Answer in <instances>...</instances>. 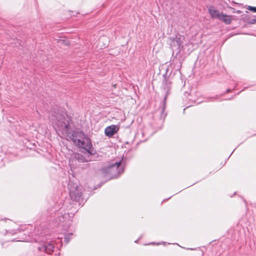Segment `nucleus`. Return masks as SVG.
Instances as JSON below:
<instances>
[{
    "instance_id": "nucleus-20",
    "label": "nucleus",
    "mask_w": 256,
    "mask_h": 256,
    "mask_svg": "<svg viewBox=\"0 0 256 256\" xmlns=\"http://www.w3.org/2000/svg\"><path fill=\"white\" fill-rule=\"evenodd\" d=\"M102 185V184H101L100 185V186H101Z\"/></svg>"
},
{
    "instance_id": "nucleus-19",
    "label": "nucleus",
    "mask_w": 256,
    "mask_h": 256,
    "mask_svg": "<svg viewBox=\"0 0 256 256\" xmlns=\"http://www.w3.org/2000/svg\"><path fill=\"white\" fill-rule=\"evenodd\" d=\"M106 46H107V44H104V47H106Z\"/></svg>"
},
{
    "instance_id": "nucleus-6",
    "label": "nucleus",
    "mask_w": 256,
    "mask_h": 256,
    "mask_svg": "<svg viewBox=\"0 0 256 256\" xmlns=\"http://www.w3.org/2000/svg\"><path fill=\"white\" fill-rule=\"evenodd\" d=\"M164 80L162 88L164 91L165 92V96L164 99V102H163V106L162 107L160 110V119H164V118L166 116V114L164 112V110L166 108V100L168 96L170 94V90L171 88V82L168 81L166 78V74H164Z\"/></svg>"
},
{
    "instance_id": "nucleus-15",
    "label": "nucleus",
    "mask_w": 256,
    "mask_h": 256,
    "mask_svg": "<svg viewBox=\"0 0 256 256\" xmlns=\"http://www.w3.org/2000/svg\"><path fill=\"white\" fill-rule=\"evenodd\" d=\"M70 234H69L68 235H67L66 236V237L64 238V240L68 242L69 240V239L70 238Z\"/></svg>"
},
{
    "instance_id": "nucleus-1",
    "label": "nucleus",
    "mask_w": 256,
    "mask_h": 256,
    "mask_svg": "<svg viewBox=\"0 0 256 256\" xmlns=\"http://www.w3.org/2000/svg\"><path fill=\"white\" fill-rule=\"evenodd\" d=\"M60 125L62 133L70 139L74 144L80 148H82L90 155L96 154V150L92 148L91 140L82 130H78L72 131L70 126L72 120L67 115L62 116L58 120Z\"/></svg>"
},
{
    "instance_id": "nucleus-8",
    "label": "nucleus",
    "mask_w": 256,
    "mask_h": 256,
    "mask_svg": "<svg viewBox=\"0 0 256 256\" xmlns=\"http://www.w3.org/2000/svg\"><path fill=\"white\" fill-rule=\"evenodd\" d=\"M84 152L86 154H88V156H84L82 154L76 152L73 154L72 158L77 160L79 162H88L92 160V158H90V156H92V155L90 154L86 150L84 152Z\"/></svg>"
},
{
    "instance_id": "nucleus-10",
    "label": "nucleus",
    "mask_w": 256,
    "mask_h": 256,
    "mask_svg": "<svg viewBox=\"0 0 256 256\" xmlns=\"http://www.w3.org/2000/svg\"><path fill=\"white\" fill-rule=\"evenodd\" d=\"M208 12L212 18H217L220 20L222 17V12H220L218 10L215 9L213 6H210L208 9Z\"/></svg>"
},
{
    "instance_id": "nucleus-12",
    "label": "nucleus",
    "mask_w": 256,
    "mask_h": 256,
    "mask_svg": "<svg viewBox=\"0 0 256 256\" xmlns=\"http://www.w3.org/2000/svg\"><path fill=\"white\" fill-rule=\"evenodd\" d=\"M243 20L244 22L249 24V21L251 20V18L250 16H246L244 17Z\"/></svg>"
},
{
    "instance_id": "nucleus-5",
    "label": "nucleus",
    "mask_w": 256,
    "mask_h": 256,
    "mask_svg": "<svg viewBox=\"0 0 256 256\" xmlns=\"http://www.w3.org/2000/svg\"><path fill=\"white\" fill-rule=\"evenodd\" d=\"M184 36L178 34L175 38H170V46L172 50V55L176 52V56L180 53L183 48Z\"/></svg>"
},
{
    "instance_id": "nucleus-7",
    "label": "nucleus",
    "mask_w": 256,
    "mask_h": 256,
    "mask_svg": "<svg viewBox=\"0 0 256 256\" xmlns=\"http://www.w3.org/2000/svg\"><path fill=\"white\" fill-rule=\"evenodd\" d=\"M70 196L71 198L75 201H80L82 196V192L77 185L71 187L70 184L68 185Z\"/></svg>"
},
{
    "instance_id": "nucleus-21",
    "label": "nucleus",
    "mask_w": 256,
    "mask_h": 256,
    "mask_svg": "<svg viewBox=\"0 0 256 256\" xmlns=\"http://www.w3.org/2000/svg\"><path fill=\"white\" fill-rule=\"evenodd\" d=\"M102 185V184H101L100 185V186H101Z\"/></svg>"
},
{
    "instance_id": "nucleus-4",
    "label": "nucleus",
    "mask_w": 256,
    "mask_h": 256,
    "mask_svg": "<svg viewBox=\"0 0 256 256\" xmlns=\"http://www.w3.org/2000/svg\"><path fill=\"white\" fill-rule=\"evenodd\" d=\"M36 242L38 244L36 246V250L42 255L44 254H52L54 252L55 246L53 241H45L44 240H36Z\"/></svg>"
},
{
    "instance_id": "nucleus-18",
    "label": "nucleus",
    "mask_w": 256,
    "mask_h": 256,
    "mask_svg": "<svg viewBox=\"0 0 256 256\" xmlns=\"http://www.w3.org/2000/svg\"><path fill=\"white\" fill-rule=\"evenodd\" d=\"M241 92H242V90H241L240 92H238V94H239Z\"/></svg>"
},
{
    "instance_id": "nucleus-13",
    "label": "nucleus",
    "mask_w": 256,
    "mask_h": 256,
    "mask_svg": "<svg viewBox=\"0 0 256 256\" xmlns=\"http://www.w3.org/2000/svg\"><path fill=\"white\" fill-rule=\"evenodd\" d=\"M247 9L254 12H256V7L252 6H248Z\"/></svg>"
},
{
    "instance_id": "nucleus-14",
    "label": "nucleus",
    "mask_w": 256,
    "mask_h": 256,
    "mask_svg": "<svg viewBox=\"0 0 256 256\" xmlns=\"http://www.w3.org/2000/svg\"><path fill=\"white\" fill-rule=\"evenodd\" d=\"M256 24V18H251V20L249 21V24Z\"/></svg>"
},
{
    "instance_id": "nucleus-16",
    "label": "nucleus",
    "mask_w": 256,
    "mask_h": 256,
    "mask_svg": "<svg viewBox=\"0 0 256 256\" xmlns=\"http://www.w3.org/2000/svg\"><path fill=\"white\" fill-rule=\"evenodd\" d=\"M230 91H231V90H230V89H228V90H226V92H230Z\"/></svg>"
},
{
    "instance_id": "nucleus-17",
    "label": "nucleus",
    "mask_w": 256,
    "mask_h": 256,
    "mask_svg": "<svg viewBox=\"0 0 256 256\" xmlns=\"http://www.w3.org/2000/svg\"><path fill=\"white\" fill-rule=\"evenodd\" d=\"M104 38H100L99 40V42H100Z\"/></svg>"
},
{
    "instance_id": "nucleus-2",
    "label": "nucleus",
    "mask_w": 256,
    "mask_h": 256,
    "mask_svg": "<svg viewBox=\"0 0 256 256\" xmlns=\"http://www.w3.org/2000/svg\"><path fill=\"white\" fill-rule=\"evenodd\" d=\"M102 171L105 176H109V180L118 178L124 172L122 160L119 162H112L108 166L103 168Z\"/></svg>"
},
{
    "instance_id": "nucleus-3",
    "label": "nucleus",
    "mask_w": 256,
    "mask_h": 256,
    "mask_svg": "<svg viewBox=\"0 0 256 256\" xmlns=\"http://www.w3.org/2000/svg\"><path fill=\"white\" fill-rule=\"evenodd\" d=\"M46 216L54 218L52 222L54 226H59L67 217L66 214H62L61 208L58 209L56 207L48 209L46 212Z\"/></svg>"
},
{
    "instance_id": "nucleus-23",
    "label": "nucleus",
    "mask_w": 256,
    "mask_h": 256,
    "mask_svg": "<svg viewBox=\"0 0 256 256\" xmlns=\"http://www.w3.org/2000/svg\"><path fill=\"white\" fill-rule=\"evenodd\" d=\"M138 240H136V241H135V242H137Z\"/></svg>"
},
{
    "instance_id": "nucleus-22",
    "label": "nucleus",
    "mask_w": 256,
    "mask_h": 256,
    "mask_svg": "<svg viewBox=\"0 0 256 256\" xmlns=\"http://www.w3.org/2000/svg\"><path fill=\"white\" fill-rule=\"evenodd\" d=\"M102 185V184H101L100 185V186H101Z\"/></svg>"
},
{
    "instance_id": "nucleus-9",
    "label": "nucleus",
    "mask_w": 256,
    "mask_h": 256,
    "mask_svg": "<svg viewBox=\"0 0 256 256\" xmlns=\"http://www.w3.org/2000/svg\"><path fill=\"white\" fill-rule=\"evenodd\" d=\"M119 130V126L117 125L112 124L107 126L104 130L106 136L109 138L112 137Z\"/></svg>"
},
{
    "instance_id": "nucleus-11",
    "label": "nucleus",
    "mask_w": 256,
    "mask_h": 256,
    "mask_svg": "<svg viewBox=\"0 0 256 256\" xmlns=\"http://www.w3.org/2000/svg\"><path fill=\"white\" fill-rule=\"evenodd\" d=\"M220 20L224 22L226 24H229L232 22V18L230 16H227L226 14H222V17L220 18Z\"/></svg>"
}]
</instances>
